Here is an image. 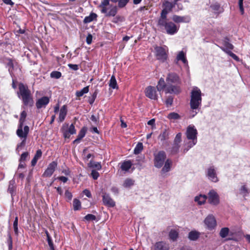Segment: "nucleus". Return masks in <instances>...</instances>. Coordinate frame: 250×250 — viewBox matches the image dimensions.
Wrapping results in <instances>:
<instances>
[{"instance_id":"obj_60","label":"nucleus","mask_w":250,"mask_h":250,"mask_svg":"<svg viewBox=\"0 0 250 250\" xmlns=\"http://www.w3.org/2000/svg\"><path fill=\"white\" fill-rule=\"evenodd\" d=\"M240 192L243 194L244 196H246L249 193L248 189L245 185L241 187L240 188Z\"/></svg>"},{"instance_id":"obj_26","label":"nucleus","mask_w":250,"mask_h":250,"mask_svg":"<svg viewBox=\"0 0 250 250\" xmlns=\"http://www.w3.org/2000/svg\"><path fill=\"white\" fill-rule=\"evenodd\" d=\"M167 85L164 80V79L163 78H161L158 83V85L156 87L157 90L161 91L163 90L164 89H166Z\"/></svg>"},{"instance_id":"obj_35","label":"nucleus","mask_w":250,"mask_h":250,"mask_svg":"<svg viewBox=\"0 0 250 250\" xmlns=\"http://www.w3.org/2000/svg\"><path fill=\"white\" fill-rule=\"evenodd\" d=\"M89 91V86L83 87L81 90H78L76 92V96L77 97L83 96L84 94L87 93Z\"/></svg>"},{"instance_id":"obj_9","label":"nucleus","mask_w":250,"mask_h":250,"mask_svg":"<svg viewBox=\"0 0 250 250\" xmlns=\"http://www.w3.org/2000/svg\"><path fill=\"white\" fill-rule=\"evenodd\" d=\"M208 202L212 205L217 206L219 204V196L214 190H211L208 193Z\"/></svg>"},{"instance_id":"obj_42","label":"nucleus","mask_w":250,"mask_h":250,"mask_svg":"<svg viewBox=\"0 0 250 250\" xmlns=\"http://www.w3.org/2000/svg\"><path fill=\"white\" fill-rule=\"evenodd\" d=\"M73 209L74 210H78L81 208V203L79 199L75 198L73 200Z\"/></svg>"},{"instance_id":"obj_44","label":"nucleus","mask_w":250,"mask_h":250,"mask_svg":"<svg viewBox=\"0 0 250 250\" xmlns=\"http://www.w3.org/2000/svg\"><path fill=\"white\" fill-rule=\"evenodd\" d=\"M167 118L169 120H178L180 119L181 117L179 114L173 112L169 113Z\"/></svg>"},{"instance_id":"obj_32","label":"nucleus","mask_w":250,"mask_h":250,"mask_svg":"<svg viewBox=\"0 0 250 250\" xmlns=\"http://www.w3.org/2000/svg\"><path fill=\"white\" fill-rule=\"evenodd\" d=\"M200 233L198 231L192 230L188 233V238L192 241H195L198 239Z\"/></svg>"},{"instance_id":"obj_8","label":"nucleus","mask_w":250,"mask_h":250,"mask_svg":"<svg viewBox=\"0 0 250 250\" xmlns=\"http://www.w3.org/2000/svg\"><path fill=\"white\" fill-rule=\"evenodd\" d=\"M156 88L155 87L151 85L147 86L145 91L146 96L151 100H157L158 95Z\"/></svg>"},{"instance_id":"obj_52","label":"nucleus","mask_w":250,"mask_h":250,"mask_svg":"<svg viewBox=\"0 0 250 250\" xmlns=\"http://www.w3.org/2000/svg\"><path fill=\"white\" fill-rule=\"evenodd\" d=\"M84 219L87 221H95L96 219V217L93 214H88L84 217Z\"/></svg>"},{"instance_id":"obj_61","label":"nucleus","mask_w":250,"mask_h":250,"mask_svg":"<svg viewBox=\"0 0 250 250\" xmlns=\"http://www.w3.org/2000/svg\"><path fill=\"white\" fill-rule=\"evenodd\" d=\"M228 54L229 56H230L231 58H232L235 61H239V57L235 55L234 53L231 52V50H229V51L226 53Z\"/></svg>"},{"instance_id":"obj_29","label":"nucleus","mask_w":250,"mask_h":250,"mask_svg":"<svg viewBox=\"0 0 250 250\" xmlns=\"http://www.w3.org/2000/svg\"><path fill=\"white\" fill-rule=\"evenodd\" d=\"M178 236V232L176 230L173 229H171L168 234L169 239L173 241H176Z\"/></svg>"},{"instance_id":"obj_16","label":"nucleus","mask_w":250,"mask_h":250,"mask_svg":"<svg viewBox=\"0 0 250 250\" xmlns=\"http://www.w3.org/2000/svg\"><path fill=\"white\" fill-rule=\"evenodd\" d=\"M229 42L230 40L229 37H225L223 41V44L224 47H220V48L226 53H227L229 50H232L234 48L233 45L230 43Z\"/></svg>"},{"instance_id":"obj_48","label":"nucleus","mask_w":250,"mask_h":250,"mask_svg":"<svg viewBox=\"0 0 250 250\" xmlns=\"http://www.w3.org/2000/svg\"><path fill=\"white\" fill-rule=\"evenodd\" d=\"M62 76V73L60 71H53L50 74V77L52 78L59 79Z\"/></svg>"},{"instance_id":"obj_30","label":"nucleus","mask_w":250,"mask_h":250,"mask_svg":"<svg viewBox=\"0 0 250 250\" xmlns=\"http://www.w3.org/2000/svg\"><path fill=\"white\" fill-rule=\"evenodd\" d=\"M207 199V196L205 195H200L195 197L194 201L198 203L199 205H203Z\"/></svg>"},{"instance_id":"obj_57","label":"nucleus","mask_w":250,"mask_h":250,"mask_svg":"<svg viewBox=\"0 0 250 250\" xmlns=\"http://www.w3.org/2000/svg\"><path fill=\"white\" fill-rule=\"evenodd\" d=\"M29 156V153L28 152H24L23 153L21 154L20 159V162H22L25 161L27 157Z\"/></svg>"},{"instance_id":"obj_50","label":"nucleus","mask_w":250,"mask_h":250,"mask_svg":"<svg viewBox=\"0 0 250 250\" xmlns=\"http://www.w3.org/2000/svg\"><path fill=\"white\" fill-rule=\"evenodd\" d=\"M8 237L7 243L8 246V250H12L13 248V241L10 233H8Z\"/></svg>"},{"instance_id":"obj_37","label":"nucleus","mask_w":250,"mask_h":250,"mask_svg":"<svg viewBox=\"0 0 250 250\" xmlns=\"http://www.w3.org/2000/svg\"><path fill=\"white\" fill-rule=\"evenodd\" d=\"M117 12L118 8L116 6H114L110 9L108 12L107 11L106 13L105 14H106L105 16L107 17H114L117 14Z\"/></svg>"},{"instance_id":"obj_34","label":"nucleus","mask_w":250,"mask_h":250,"mask_svg":"<svg viewBox=\"0 0 250 250\" xmlns=\"http://www.w3.org/2000/svg\"><path fill=\"white\" fill-rule=\"evenodd\" d=\"M109 86L110 87L113 89H118V86L117 85V81L115 76L112 75L110 78L109 83Z\"/></svg>"},{"instance_id":"obj_12","label":"nucleus","mask_w":250,"mask_h":250,"mask_svg":"<svg viewBox=\"0 0 250 250\" xmlns=\"http://www.w3.org/2000/svg\"><path fill=\"white\" fill-rule=\"evenodd\" d=\"M204 223L208 229L212 230L216 226V221L212 215L208 216L205 219Z\"/></svg>"},{"instance_id":"obj_59","label":"nucleus","mask_w":250,"mask_h":250,"mask_svg":"<svg viewBox=\"0 0 250 250\" xmlns=\"http://www.w3.org/2000/svg\"><path fill=\"white\" fill-rule=\"evenodd\" d=\"M243 0H239V1H238V5H239V9H240L241 15H243L244 13V8L243 7Z\"/></svg>"},{"instance_id":"obj_43","label":"nucleus","mask_w":250,"mask_h":250,"mask_svg":"<svg viewBox=\"0 0 250 250\" xmlns=\"http://www.w3.org/2000/svg\"><path fill=\"white\" fill-rule=\"evenodd\" d=\"M13 229L14 233L16 235L18 236L19 235V229H18V217L16 216L15 220L13 223Z\"/></svg>"},{"instance_id":"obj_33","label":"nucleus","mask_w":250,"mask_h":250,"mask_svg":"<svg viewBox=\"0 0 250 250\" xmlns=\"http://www.w3.org/2000/svg\"><path fill=\"white\" fill-rule=\"evenodd\" d=\"M45 233L46 235L47 241L50 248V250H55L53 241L51 239V237L50 236L48 231L47 230H46L45 231Z\"/></svg>"},{"instance_id":"obj_7","label":"nucleus","mask_w":250,"mask_h":250,"mask_svg":"<svg viewBox=\"0 0 250 250\" xmlns=\"http://www.w3.org/2000/svg\"><path fill=\"white\" fill-rule=\"evenodd\" d=\"M166 153L163 150L159 151L157 153L154 154V166L158 168L162 167L166 161Z\"/></svg>"},{"instance_id":"obj_55","label":"nucleus","mask_w":250,"mask_h":250,"mask_svg":"<svg viewBox=\"0 0 250 250\" xmlns=\"http://www.w3.org/2000/svg\"><path fill=\"white\" fill-rule=\"evenodd\" d=\"M173 102V97L171 96H169L167 98L165 103H166V105L167 106H171Z\"/></svg>"},{"instance_id":"obj_56","label":"nucleus","mask_w":250,"mask_h":250,"mask_svg":"<svg viewBox=\"0 0 250 250\" xmlns=\"http://www.w3.org/2000/svg\"><path fill=\"white\" fill-rule=\"evenodd\" d=\"M64 196L67 199V201H70L72 198V194L68 189L66 190L64 193Z\"/></svg>"},{"instance_id":"obj_20","label":"nucleus","mask_w":250,"mask_h":250,"mask_svg":"<svg viewBox=\"0 0 250 250\" xmlns=\"http://www.w3.org/2000/svg\"><path fill=\"white\" fill-rule=\"evenodd\" d=\"M16 186L15 185V181L14 179H12L9 182V186L7 191L10 193L12 196H13L16 194Z\"/></svg>"},{"instance_id":"obj_17","label":"nucleus","mask_w":250,"mask_h":250,"mask_svg":"<svg viewBox=\"0 0 250 250\" xmlns=\"http://www.w3.org/2000/svg\"><path fill=\"white\" fill-rule=\"evenodd\" d=\"M172 20L176 23H188L190 22L191 19L189 16H180L174 15L173 16Z\"/></svg>"},{"instance_id":"obj_38","label":"nucleus","mask_w":250,"mask_h":250,"mask_svg":"<svg viewBox=\"0 0 250 250\" xmlns=\"http://www.w3.org/2000/svg\"><path fill=\"white\" fill-rule=\"evenodd\" d=\"M168 132L166 129H165L162 133H160L158 137V138L161 141H164L168 139Z\"/></svg>"},{"instance_id":"obj_6","label":"nucleus","mask_w":250,"mask_h":250,"mask_svg":"<svg viewBox=\"0 0 250 250\" xmlns=\"http://www.w3.org/2000/svg\"><path fill=\"white\" fill-rule=\"evenodd\" d=\"M29 132V127L28 125H25L23 127V130L21 132L16 131L17 136L22 139L21 142L17 145L16 150L19 151L21 150L26 145V141L27 138L28 134Z\"/></svg>"},{"instance_id":"obj_36","label":"nucleus","mask_w":250,"mask_h":250,"mask_svg":"<svg viewBox=\"0 0 250 250\" xmlns=\"http://www.w3.org/2000/svg\"><path fill=\"white\" fill-rule=\"evenodd\" d=\"M176 59L178 61H181L184 63L188 62V61L186 59L185 54L183 51L179 52L177 56Z\"/></svg>"},{"instance_id":"obj_11","label":"nucleus","mask_w":250,"mask_h":250,"mask_svg":"<svg viewBox=\"0 0 250 250\" xmlns=\"http://www.w3.org/2000/svg\"><path fill=\"white\" fill-rule=\"evenodd\" d=\"M58 163L56 161H53L50 163L47 168L45 169L43 173L42 174V176L43 177H50L53 174L55 171L57 167Z\"/></svg>"},{"instance_id":"obj_62","label":"nucleus","mask_w":250,"mask_h":250,"mask_svg":"<svg viewBox=\"0 0 250 250\" xmlns=\"http://www.w3.org/2000/svg\"><path fill=\"white\" fill-rule=\"evenodd\" d=\"M91 175L94 180H97L99 176V173L95 170H92Z\"/></svg>"},{"instance_id":"obj_49","label":"nucleus","mask_w":250,"mask_h":250,"mask_svg":"<svg viewBox=\"0 0 250 250\" xmlns=\"http://www.w3.org/2000/svg\"><path fill=\"white\" fill-rule=\"evenodd\" d=\"M87 129L85 127H83L78 133L77 137L82 139L85 135Z\"/></svg>"},{"instance_id":"obj_28","label":"nucleus","mask_w":250,"mask_h":250,"mask_svg":"<svg viewBox=\"0 0 250 250\" xmlns=\"http://www.w3.org/2000/svg\"><path fill=\"white\" fill-rule=\"evenodd\" d=\"M132 164L130 160L124 161L121 166V168L122 170L127 171L132 167Z\"/></svg>"},{"instance_id":"obj_19","label":"nucleus","mask_w":250,"mask_h":250,"mask_svg":"<svg viewBox=\"0 0 250 250\" xmlns=\"http://www.w3.org/2000/svg\"><path fill=\"white\" fill-rule=\"evenodd\" d=\"M27 116V113L25 111H22L20 115V118L19 121V125L18 126V129L17 130H18V132H21V130H23V126L24 122L25 121V119Z\"/></svg>"},{"instance_id":"obj_47","label":"nucleus","mask_w":250,"mask_h":250,"mask_svg":"<svg viewBox=\"0 0 250 250\" xmlns=\"http://www.w3.org/2000/svg\"><path fill=\"white\" fill-rule=\"evenodd\" d=\"M117 1L118 2V6L120 8H123L127 5L129 0H118Z\"/></svg>"},{"instance_id":"obj_46","label":"nucleus","mask_w":250,"mask_h":250,"mask_svg":"<svg viewBox=\"0 0 250 250\" xmlns=\"http://www.w3.org/2000/svg\"><path fill=\"white\" fill-rule=\"evenodd\" d=\"M97 94L98 92L97 90H95L93 94L90 97H89L88 101L90 104H93L97 97Z\"/></svg>"},{"instance_id":"obj_15","label":"nucleus","mask_w":250,"mask_h":250,"mask_svg":"<svg viewBox=\"0 0 250 250\" xmlns=\"http://www.w3.org/2000/svg\"><path fill=\"white\" fill-rule=\"evenodd\" d=\"M207 176L213 182L216 183L218 181L216 170L213 167H210L208 169Z\"/></svg>"},{"instance_id":"obj_41","label":"nucleus","mask_w":250,"mask_h":250,"mask_svg":"<svg viewBox=\"0 0 250 250\" xmlns=\"http://www.w3.org/2000/svg\"><path fill=\"white\" fill-rule=\"evenodd\" d=\"M143 149V145L142 143H138L134 149L135 154H140Z\"/></svg>"},{"instance_id":"obj_21","label":"nucleus","mask_w":250,"mask_h":250,"mask_svg":"<svg viewBox=\"0 0 250 250\" xmlns=\"http://www.w3.org/2000/svg\"><path fill=\"white\" fill-rule=\"evenodd\" d=\"M168 13V12L165 9L162 10L160 17L158 21L157 26L168 21L167 19V15Z\"/></svg>"},{"instance_id":"obj_64","label":"nucleus","mask_w":250,"mask_h":250,"mask_svg":"<svg viewBox=\"0 0 250 250\" xmlns=\"http://www.w3.org/2000/svg\"><path fill=\"white\" fill-rule=\"evenodd\" d=\"M211 9L215 12L218 11L220 8V5L218 3H215L210 6Z\"/></svg>"},{"instance_id":"obj_25","label":"nucleus","mask_w":250,"mask_h":250,"mask_svg":"<svg viewBox=\"0 0 250 250\" xmlns=\"http://www.w3.org/2000/svg\"><path fill=\"white\" fill-rule=\"evenodd\" d=\"M97 18V15L94 13H91L88 16H86L84 18L83 22L84 23H88L91 21L96 20Z\"/></svg>"},{"instance_id":"obj_4","label":"nucleus","mask_w":250,"mask_h":250,"mask_svg":"<svg viewBox=\"0 0 250 250\" xmlns=\"http://www.w3.org/2000/svg\"><path fill=\"white\" fill-rule=\"evenodd\" d=\"M190 106L192 109L198 108L202 102L201 91L197 87L194 88L191 92Z\"/></svg>"},{"instance_id":"obj_23","label":"nucleus","mask_w":250,"mask_h":250,"mask_svg":"<svg viewBox=\"0 0 250 250\" xmlns=\"http://www.w3.org/2000/svg\"><path fill=\"white\" fill-rule=\"evenodd\" d=\"M164 166L163 167L161 171L162 173L167 172L170 171L172 165V162L170 159H167L165 162L164 164Z\"/></svg>"},{"instance_id":"obj_24","label":"nucleus","mask_w":250,"mask_h":250,"mask_svg":"<svg viewBox=\"0 0 250 250\" xmlns=\"http://www.w3.org/2000/svg\"><path fill=\"white\" fill-rule=\"evenodd\" d=\"M175 3H172L168 0H166L163 3V9H165L167 11L169 12L172 10V8L175 6Z\"/></svg>"},{"instance_id":"obj_2","label":"nucleus","mask_w":250,"mask_h":250,"mask_svg":"<svg viewBox=\"0 0 250 250\" xmlns=\"http://www.w3.org/2000/svg\"><path fill=\"white\" fill-rule=\"evenodd\" d=\"M19 91L17 92L18 97L21 99L24 106L32 107L34 104V100L31 90L27 85L22 83L18 84Z\"/></svg>"},{"instance_id":"obj_53","label":"nucleus","mask_w":250,"mask_h":250,"mask_svg":"<svg viewBox=\"0 0 250 250\" xmlns=\"http://www.w3.org/2000/svg\"><path fill=\"white\" fill-rule=\"evenodd\" d=\"M180 146V144H176L175 143H174L173 146L171 148V153L173 154L177 153L179 151Z\"/></svg>"},{"instance_id":"obj_39","label":"nucleus","mask_w":250,"mask_h":250,"mask_svg":"<svg viewBox=\"0 0 250 250\" xmlns=\"http://www.w3.org/2000/svg\"><path fill=\"white\" fill-rule=\"evenodd\" d=\"M229 229L228 228H222L219 232L220 236L223 238H226L229 234Z\"/></svg>"},{"instance_id":"obj_63","label":"nucleus","mask_w":250,"mask_h":250,"mask_svg":"<svg viewBox=\"0 0 250 250\" xmlns=\"http://www.w3.org/2000/svg\"><path fill=\"white\" fill-rule=\"evenodd\" d=\"M123 21V18L121 16H116L115 17H114L112 21V22L114 23H117L119 21Z\"/></svg>"},{"instance_id":"obj_18","label":"nucleus","mask_w":250,"mask_h":250,"mask_svg":"<svg viewBox=\"0 0 250 250\" xmlns=\"http://www.w3.org/2000/svg\"><path fill=\"white\" fill-rule=\"evenodd\" d=\"M169 244L164 241L156 242L153 246L154 250H169Z\"/></svg>"},{"instance_id":"obj_14","label":"nucleus","mask_w":250,"mask_h":250,"mask_svg":"<svg viewBox=\"0 0 250 250\" xmlns=\"http://www.w3.org/2000/svg\"><path fill=\"white\" fill-rule=\"evenodd\" d=\"M103 202L104 205L108 207H114L115 206V202L111 198L109 194L104 193L102 195Z\"/></svg>"},{"instance_id":"obj_31","label":"nucleus","mask_w":250,"mask_h":250,"mask_svg":"<svg viewBox=\"0 0 250 250\" xmlns=\"http://www.w3.org/2000/svg\"><path fill=\"white\" fill-rule=\"evenodd\" d=\"M6 60L8 62L6 65L9 67L8 72H9L10 75L12 76L13 75V70L14 69L13 61L11 58H7L6 59Z\"/></svg>"},{"instance_id":"obj_5","label":"nucleus","mask_w":250,"mask_h":250,"mask_svg":"<svg viewBox=\"0 0 250 250\" xmlns=\"http://www.w3.org/2000/svg\"><path fill=\"white\" fill-rule=\"evenodd\" d=\"M162 31H166L168 35H174L179 30V26H177L174 22L171 21H166L158 26Z\"/></svg>"},{"instance_id":"obj_40","label":"nucleus","mask_w":250,"mask_h":250,"mask_svg":"<svg viewBox=\"0 0 250 250\" xmlns=\"http://www.w3.org/2000/svg\"><path fill=\"white\" fill-rule=\"evenodd\" d=\"M88 166L90 167L95 168L97 170H100L102 168V166L100 162H95L90 161L88 164Z\"/></svg>"},{"instance_id":"obj_27","label":"nucleus","mask_w":250,"mask_h":250,"mask_svg":"<svg viewBox=\"0 0 250 250\" xmlns=\"http://www.w3.org/2000/svg\"><path fill=\"white\" fill-rule=\"evenodd\" d=\"M110 0H104L101 2L99 7L101 8L102 13H106L107 11L106 6L109 4Z\"/></svg>"},{"instance_id":"obj_10","label":"nucleus","mask_w":250,"mask_h":250,"mask_svg":"<svg viewBox=\"0 0 250 250\" xmlns=\"http://www.w3.org/2000/svg\"><path fill=\"white\" fill-rule=\"evenodd\" d=\"M156 52V56L158 60L165 62L167 57L166 49L162 46H156L154 48Z\"/></svg>"},{"instance_id":"obj_13","label":"nucleus","mask_w":250,"mask_h":250,"mask_svg":"<svg viewBox=\"0 0 250 250\" xmlns=\"http://www.w3.org/2000/svg\"><path fill=\"white\" fill-rule=\"evenodd\" d=\"M50 101L49 97L47 96H43L38 99L36 102V106L37 109H39L42 108H45L49 104Z\"/></svg>"},{"instance_id":"obj_58","label":"nucleus","mask_w":250,"mask_h":250,"mask_svg":"<svg viewBox=\"0 0 250 250\" xmlns=\"http://www.w3.org/2000/svg\"><path fill=\"white\" fill-rule=\"evenodd\" d=\"M68 132L71 135L75 134L76 133V130L75 129V126L73 124H72L68 129H67Z\"/></svg>"},{"instance_id":"obj_54","label":"nucleus","mask_w":250,"mask_h":250,"mask_svg":"<svg viewBox=\"0 0 250 250\" xmlns=\"http://www.w3.org/2000/svg\"><path fill=\"white\" fill-rule=\"evenodd\" d=\"M181 138H182V133H178L176 135L174 140V143H175L176 144H180V143L181 142Z\"/></svg>"},{"instance_id":"obj_22","label":"nucleus","mask_w":250,"mask_h":250,"mask_svg":"<svg viewBox=\"0 0 250 250\" xmlns=\"http://www.w3.org/2000/svg\"><path fill=\"white\" fill-rule=\"evenodd\" d=\"M67 106L66 105H63L60 109L59 117V122H62L67 115Z\"/></svg>"},{"instance_id":"obj_45","label":"nucleus","mask_w":250,"mask_h":250,"mask_svg":"<svg viewBox=\"0 0 250 250\" xmlns=\"http://www.w3.org/2000/svg\"><path fill=\"white\" fill-rule=\"evenodd\" d=\"M134 184V181L130 178L126 179L123 184V186L125 188H129L133 186Z\"/></svg>"},{"instance_id":"obj_1","label":"nucleus","mask_w":250,"mask_h":250,"mask_svg":"<svg viewBox=\"0 0 250 250\" xmlns=\"http://www.w3.org/2000/svg\"><path fill=\"white\" fill-rule=\"evenodd\" d=\"M166 81L167 84L166 89V93L177 95L181 92V85L182 84V80L177 73L174 72H168Z\"/></svg>"},{"instance_id":"obj_51","label":"nucleus","mask_w":250,"mask_h":250,"mask_svg":"<svg viewBox=\"0 0 250 250\" xmlns=\"http://www.w3.org/2000/svg\"><path fill=\"white\" fill-rule=\"evenodd\" d=\"M61 131L63 134L64 138H69L71 135L69 132H68L67 129H66L64 126L61 128Z\"/></svg>"},{"instance_id":"obj_3","label":"nucleus","mask_w":250,"mask_h":250,"mask_svg":"<svg viewBox=\"0 0 250 250\" xmlns=\"http://www.w3.org/2000/svg\"><path fill=\"white\" fill-rule=\"evenodd\" d=\"M198 132L194 126L189 125L188 126L186 132L187 138L188 140H191L185 145L184 152H187L191 147H193L197 142Z\"/></svg>"}]
</instances>
